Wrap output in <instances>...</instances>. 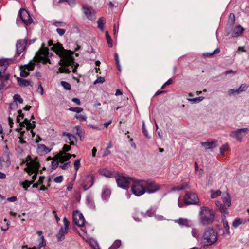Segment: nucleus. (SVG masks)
Wrapping results in <instances>:
<instances>
[{"instance_id": "c9c22d12", "label": "nucleus", "mask_w": 249, "mask_h": 249, "mask_svg": "<svg viewBox=\"0 0 249 249\" xmlns=\"http://www.w3.org/2000/svg\"><path fill=\"white\" fill-rule=\"evenodd\" d=\"M74 129L76 130V134L81 138L84 133V131L81 126L80 125H76L74 127Z\"/></svg>"}, {"instance_id": "c03bdc74", "label": "nucleus", "mask_w": 249, "mask_h": 249, "mask_svg": "<svg viewBox=\"0 0 249 249\" xmlns=\"http://www.w3.org/2000/svg\"><path fill=\"white\" fill-rule=\"evenodd\" d=\"M75 117L79 120L82 121H86L87 120V116L85 114H77L75 115Z\"/></svg>"}, {"instance_id": "4be33fe9", "label": "nucleus", "mask_w": 249, "mask_h": 249, "mask_svg": "<svg viewBox=\"0 0 249 249\" xmlns=\"http://www.w3.org/2000/svg\"><path fill=\"white\" fill-rule=\"evenodd\" d=\"M8 66V62L7 59L0 60V77H2V74L4 73Z\"/></svg>"}, {"instance_id": "a18cd8bd", "label": "nucleus", "mask_w": 249, "mask_h": 249, "mask_svg": "<svg viewBox=\"0 0 249 249\" xmlns=\"http://www.w3.org/2000/svg\"><path fill=\"white\" fill-rule=\"evenodd\" d=\"M220 50L219 48H216L213 52L211 53H207L204 54V55L206 57L211 56L212 55H214L215 54H217L219 53Z\"/></svg>"}, {"instance_id": "0e129e2a", "label": "nucleus", "mask_w": 249, "mask_h": 249, "mask_svg": "<svg viewBox=\"0 0 249 249\" xmlns=\"http://www.w3.org/2000/svg\"><path fill=\"white\" fill-rule=\"evenodd\" d=\"M53 24H54V25H55L56 27H58V26H64L66 25L65 22H61V21H56V22H55L53 23Z\"/></svg>"}, {"instance_id": "20e7f679", "label": "nucleus", "mask_w": 249, "mask_h": 249, "mask_svg": "<svg viewBox=\"0 0 249 249\" xmlns=\"http://www.w3.org/2000/svg\"><path fill=\"white\" fill-rule=\"evenodd\" d=\"M199 222L203 226H207L213 223L214 218L213 211L207 207H201L199 213Z\"/></svg>"}, {"instance_id": "2f4dec72", "label": "nucleus", "mask_w": 249, "mask_h": 249, "mask_svg": "<svg viewBox=\"0 0 249 249\" xmlns=\"http://www.w3.org/2000/svg\"><path fill=\"white\" fill-rule=\"evenodd\" d=\"M17 81L19 85L20 86L27 87L30 84V82L29 81L23 79L19 77L17 78Z\"/></svg>"}, {"instance_id": "774afa93", "label": "nucleus", "mask_w": 249, "mask_h": 249, "mask_svg": "<svg viewBox=\"0 0 249 249\" xmlns=\"http://www.w3.org/2000/svg\"><path fill=\"white\" fill-rule=\"evenodd\" d=\"M17 107H18L17 104L16 103H15V102L10 104L9 105V107L11 109H14L15 108H17Z\"/></svg>"}, {"instance_id": "393cba45", "label": "nucleus", "mask_w": 249, "mask_h": 249, "mask_svg": "<svg viewBox=\"0 0 249 249\" xmlns=\"http://www.w3.org/2000/svg\"><path fill=\"white\" fill-rule=\"evenodd\" d=\"M110 190L107 188H104L102 193V198L103 200H107L110 196Z\"/></svg>"}, {"instance_id": "bb28decb", "label": "nucleus", "mask_w": 249, "mask_h": 249, "mask_svg": "<svg viewBox=\"0 0 249 249\" xmlns=\"http://www.w3.org/2000/svg\"><path fill=\"white\" fill-rule=\"evenodd\" d=\"M20 133V136L19 137V143L20 144H24L26 142L24 140L25 139H27V137H26V133H28L27 132H26L25 131L20 130L19 131Z\"/></svg>"}, {"instance_id": "f3484780", "label": "nucleus", "mask_w": 249, "mask_h": 249, "mask_svg": "<svg viewBox=\"0 0 249 249\" xmlns=\"http://www.w3.org/2000/svg\"><path fill=\"white\" fill-rule=\"evenodd\" d=\"M217 141L213 140L211 141L201 142V145L205 149H211L215 148L217 146Z\"/></svg>"}, {"instance_id": "a878e982", "label": "nucleus", "mask_w": 249, "mask_h": 249, "mask_svg": "<svg viewBox=\"0 0 249 249\" xmlns=\"http://www.w3.org/2000/svg\"><path fill=\"white\" fill-rule=\"evenodd\" d=\"M155 211L152 209H150L148 210L146 213H138V215H140L141 217H146L147 216L148 217H152L154 215L155 216Z\"/></svg>"}, {"instance_id": "4c0bfd02", "label": "nucleus", "mask_w": 249, "mask_h": 249, "mask_svg": "<svg viewBox=\"0 0 249 249\" xmlns=\"http://www.w3.org/2000/svg\"><path fill=\"white\" fill-rule=\"evenodd\" d=\"M142 123V131L143 133L144 134V136H145V137H146L148 139H150V137L148 135V131L145 127L144 121L143 120Z\"/></svg>"}, {"instance_id": "473e14b6", "label": "nucleus", "mask_w": 249, "mask_h": 249, "mask_svg": "<svg viewBox=\"0 0 249 249\" xmlns=\"http://www.w3.org/2000/svg\"><path fill=\"white\" fill-rule=\"evenodd\" d=\"M204 97L200 96L194 98H187V100L192 103H199L204 99Z\"/></svg>"}, {"instance_id": "dca6fc26", "label": "nucleus", "mask_w": 249, "mask_h": 249, "mask_svg": "<svg viewBox=\"0 0 249 249\" xmlns=\"http://www.w3.org/2000/svg\"><path fill=\"white\" fill-rule=\"evenodd\" d=\"M54 158L57 160H58L60 162L63 163L64 161L69 160L71 158V154H67L63 151H60L54 157Z\"/></svg>"}, {"instance_id": "f8f14e48", "label": "nucleus", "mask_w": 249, "mask_h": 249, "mask_svg": "<svg viewBox=\"0 0 249 249\" xmlns=\"http://www.w3.org/2000/svg\"><path fill=\"white\" fill-rule=\"evenodd\" d=\"M19 15L21 20L25 25L31 24L33 20L28 11L25 9H21L19 10Z\"/></svg>"}, {"instance_id": "b1692460", "label": "nucleus", "mask_w": 249, "mask_h": 249, "mask_svg": "<svg viewBox=\"0 0 249 249\" xmlns=\"http://www.w3.org/2000/svg\"><path fill=\"white\" fill-rule=\"evenodd\" d=\"M63 135L66 136L68 137L70 141V143L71 145H74L77 142V139L73 135L68 132H63Z\"/></svg>"}, {"instance_id": "338daca9", "label": "nucleus", "mask_w": 249, "mask_h": 249, "mask_svg": "<svg viewBox=\"0 0 249 249\" xmlns=\"http://www.w3.org/2000/svg\"><path fill=\"white\" fill-rule=\"evenodd\" d=\"M7 200L9 202H15L17 200V198L16 196H12L7 198Z\"/></svg>"}, {"instance_id": "49530a36", "label": "nucleus", "mask_w": 249, "mask_h": 249, "mask_svg": "<svg viewBox=\"0 0 249 249\" xmlns=\"http://www.w3.org/2000/svg\"><path fill=\"white\" fill-rule=\"evenodd\" d=\"M35 67V64L34 63H30L29 64L25 66V69L27 70L28 71H32Z\"/></svg>"}, {"instance_id": "6e6d98bb", "label": "nucleus", "mask_w": 249, "mask_h": 249, "mask_svg": "<svg viewBox=\"0 0 249 249\" xmlns=\"http://www.w3.org/2000/svg\"><path fill=\"white\" fill-rule=\"evenodd\" d=\"M61 2H67L71 6H73L75 4L74 0H60Z\"/></svg>"}, {"instance_id": "603ef678", "label": "nucleus", "mask_w": 249, "mask_h": 249, "mask_svg": "<svg viewBox=\"0 0 249 249\" xmlns=\"http://www.w3.org/2000/svg\"><path fill=\"white\" fill-rule=\"evenodd\" d=\"M71 166V163L70 162H65V163L62 164V165H60V167L63 169V170H66V169H68Z\"/></svg>"}, {"instance_id": "f257e3e1", "label": "nucleus", "mask_w": 249, "mask_h": 249, "mask_svg": "<svg viewBox=\"0 0 249 249\" xmlns=\"http://www.w3.org/2000/svg\"><path fill=\"white\" fill-rule=\"evenodd\" d=\"M49 46H53L52 48V49L60 57L59 64L62 67L59 68V71L57 72V73L60 72L69 73L71 71L68 68L63 67L74 65V58L72 56L73 53L70 50L68 51L65 50L62 45L60 43H57L53 45L51 41H49ZM78 66V64H76V66L74 67L72 66V71L73 72H76V68H77Z\"/></svg>"}, {"instance_id": "423d86ee", "label": "nucleus", "mask_w": 249, "mask_h": 249, "mask_svg": "<svg viewBox=\"0 0 249 249\" xmlns=\"http://www.w3.org/2000/svg\"><path fill=\"white\" fill-rule=\"evenodd\" d=\"M28 158L29 160H27V167L24 168V170L29 175L35 173L32 176L33 181H34L36 179V174L39 167V163L37 158L32 159L30 157H28Z\"/></svg>"}, {"instance_id": "9d476101", "label": "nucleus", "mask_w": 249, "mask_h": 249, "mask_svg": "<svg viewBox=\"0 0 249 249\" xmlns=\"http://www.w3.org/2000/svg\"><path fill=\"white\" fill-rule=\"evenodd\" d=\"M249 132L247 128L238 129L236 130L232 131L230 134V136L235 138L238 141H242L243 137H244Z\"/></svg>"}, {"instance_id": "e433bc0d", "label": "nucleus", "mask_w": 249, "mask_h": 249, "mask_svg": "<svg viewBox=\"0 0 249 249\" xmlns=\"http://www.w3.org/2000/svg\"><path fill=\"white\" fill-rule=\"evenodd\" d=\"M89 243L91 246L94 249H100L98 244L97 241L94 240L93 239H91L89 240Z\"/></svg>"}, {"instance_id": "8fccbe9b", "label": "nucleus", "mask_w": 249, "mask_h": 249, "mask_svg": "<svg viewBox=\"0 0 249 249\" xmlns=\"http://www.w3.org/2000/svg\"><path fill=\"white\" fill-rule=\"evenodd\" d=\"M248 88V86L246 84H242L238 88H237L239 93L246 90Z\"/></svg>"}, {"instance_id": "f704fd0d", "label": "nucleus", "mask_w": 249, "mask_h": 249, "mask_svg": "<svg viewBox=\"0 0 249 249\" xmlns=\"http://www.w3.org/2000/svg\"><path fill=\"white\" fill-rule=\"evenodd\" d=\"M240 94L237 88L231 89L228 91V94L229 96L235 95Z\"/></svg>"}, {"instance_id": "de8ad7c7", "label": "nucleus", "mask_w": 249, "mask_h": 249, "mask_svg": "<svg viewBox=\"0 0 249 249\" xmlns=\"http://www.w3.org/2000/svg\"><path fill=\"white\" fill-rule=\"evenodd\" d=\"M59 162V161L58 160H57L54 158V160H53L52 162V168L53 169H56L58 166Z\"/></svg>"}, {"instance_id": "72a5a7b5", "label": "nucleus", "mask_w": 249, "mask_h": 249, "mask_svg": "<svg viewBox=\"0 0 249 249\" xmlns=\"http://www.w3.org/2000/svg\"><path fill=\"white\" fill-rule=\"evenodd\" d=\"M121 245V241L120 240H116L109 249H117Z\"/></svg>"}, {"instance_id": "a211bd4d", "label": "nucleus", "mask_w": 249, "mask_h": 249, "mask_svg": "<svg viewBox=\"0 0 249 249\" xmlns=\"http://www.w3.org/2000/svg\"><path fill=\"white\" fill-rule=\"evenodd\" d=\"M86 179L88 180V182L87 183L83 182L82 185L84 190H88L92 186L93 183V176L90 174H88L86 176Z\"/></svg>"}, {"instance_id": "5fc2aeb1", "label": "nucleus", "mask_w": 249, "mask_h": 249, "mask_svg": "<svg viewBox=\"0 0 249 249\" xmlns=\"http://www.w3.org/2000/svg\"><path fill=\"white\" fill-rule=\"evenodd\" d=\"M105 82V79L104 77H99L94 82V84H97L98 83L102 84Z\"/></svg>"}, {"instance_id": "3c124183", "label": "nucleus", "mask_w": 249, "mask_h": 249, "mask_svg": "<svg viewBox=\"0 0 249 249\" xmlns=\"http://www.w3.org/2000/svg\"><path fill=\"white\" fill-rule=\"evenodd\" d=\"M80 166V159H77L74 162V167L77 171Z\"/></svg>"}, {"instance_id": "e2e57ef3", "label": "nucleus", "mask_w": 249, "mask_h": 249, "mask_svg": "<svg viewBox=\"0 0 249 249\" xmlns=\"http://www.w3.org/2000/svg\"><path fill=\"white\" fill-rule=\"evenodd\" d=\"M183 189H184V186L182 185H181V186H174L172 188V190L173 191H179V190H181Z\"/></svg>"}, {"instance_id": "4468645a", "label": "nucleus", "mask_w": 249, "mask_h": 249, "mask_svg": "<svg viewBox=\"0 0 249 249\" xmlns=\"http://www.w3.org/2000/svg\"><path fill=\"white\" fill-rule=\"evenodd\" d=\"M184 201L187 204H196L199 202V199L195 193H187L184 196Z\"/></svg>"}, {"instance_id": "c85d7f7f", "label": "nucleus", "mask_w": 249, "mask_h": 249, "mask_svg": "<svg viewBox=\"0 0 249 249\" xmlns=\"http://www.w3.org/2000/svg\"><path fill=\"white\" fill-rule=\"evenodd\" d=\"M106 22L105 18L101 17L97 21L98 27L101 30L103 31L104 29V24Z\"/></svg>"}, {"instance_id": "5701e85b", "label": "nucleus", "mask_w": 249, "mask_h": 249, "mask_svg": "<svg viewBox=\"0 0 249 249\" xmlns=\"http://www.w3.org/2000/svg\"><path fill=\"white\" fill-rule=\"evenodd\" d=\"M42 231H37L36 233L38 236H41L39 239L38 240V242L39 243V246L37 247H34L33 249H40V248L42 247H44L46 245V243L44 241V237L41 236L42 234Z\"/></svg>"}, {"instance_id": "13d9d810", "label": "nucleus", "mask_w": 249, "mask_h": 249, "mask_svg": "<svg viewBox=\"0 0 249 249\" xmlns=\"http://www.w3.org/2000/svg\"><path fill=\"white\" fill-rule=\"evenodd\" d=\"M229 21H230L232 23H233L235 20V17L234 14L231 13L229 17Z\"/></svg>"}, {"instance_id": "f03ea898", "label": "nucleus", "mask_w": 249, "mask_h": 249, "mask_svg": "<svg viewBox=\"0 0 249 249\" xmlns=\"http://www.w3.org/2000/svg\"><path fill=\"white\" fill-rule=\"evenodd\" d=\"M131 191L137 196H140L145 193L153 194L160 189L159 184L151 179H135L133 178Z\"/></svg>"}, {"instance_id": "1a4fd4ad", "label": "nucleus", "mask_w": 249, "mask_h": 249, "mask_svg": "<svg viewBox=\"0 0 249 249\" xmlns=\"http://www.w3.org/2000/svg\"><path fill=\"white\" fill-rule=\"evenodd\" d=\"M116 180L119 187L127 190L128 189L130 184H131L133 178L123 175H118L116 177Z\"/></svg>"}, {"instance_id": "7ed1b4c3", "label": "nucleus", "mask_w": 249, "mask_h": 249, "mask_svg": "<svg viewBox=\"0 0 249 249\" xmlns=\"http://www.w3.org/2000/svg\"><path fill=\"white\" fill-rule=\"evenodd\" d=\"M18 115L17 118V122L19 124L20 128H16V130L17 131H19L22 129V127H24L26 125V130L28 133L29 137H30L31 136V137L33 138L35 135V133L33 131V129H34L36 126L35 122L33 121L31 122L30 120L26 118L22 122L21 121L24 118L23 114L22 113V110H18Z\"/></svg>"}, {"instance_id": "37998d69", "label": "nucleus", "mask_w": 249, "mask_h": 249, "mask_svg": "<svg viewBox=\"0 0 249 249\" xmlns=\"http://www.w3.org/2000/svg\"><path fill=\"white\" fill-rule=\"evenodd\" d=\"M9 78V75H7L5 77L3 75H2V77H0V90L2 89L4 87L3 79H4L5 80H8Z\"/></svg>"}, {"instance_id": "7c9ffc66", "label": "nucleus", "mask_w": 249, "mask_h": 249, "mask_svg": "<svg viewBox=\"0 0 249 249\" xmlns=\"http://www.w3.org/2000/svg\"><path fill=\"white\" fill-rule=\"evenodd\" d=\"M211 193V198L212 199H214L219 196L221 195V191L219 190L215 191L213 190H211L210 191Z\"/></svg>"}, {"instance_id": "6ab92c4d", "label": "nucleus", "mask_w": 249, "mask_h": 249, "mask_svg": "<svg viewBox=\"0 0 249 249\" xmlns=\"http://www.w3.org/2000/svg\"><path fill=\"white\" fill-rule=\"evenodd\" d=\"M174 222L181 226L190 227L192 225V221L186 218H180L178 219L175 220Z\"/></svg>"}, {"instance_id": "cd10ccee", "label": "nucleus", "mask_w": 249, "mask_h": 249, "mask_svg": "<svg viewBox=\"0 0 249 249\" xmlns=\"http://www.w3.org/2000/svg\"><path fill=\"white\" fill-rule=\"evenodd\" d=\"M100 173L103 176L108 178H111L113 177V174L110 171L105 169H101L100 171Z\"/></svg>"}, {"instance_id": "ddd939ff", "label": "nucleus", "mask_w": 249, "mask_h": 249, "mask_svg": "<svg viewBox=\"0 0 249 249\" xmlns=\"http://www.w3.org/2000/svg\"><path fill=\"white\" fill-rule=\"evenodd\" d=\"M73 221L79 227H83L85 222L82 214L78 210H74L73 212Z\"/></svg>"}, {"instance_id": "864d4df0", "label": "nucleus", "mask_w": 249, "mask_h": 249, "mask_svg": "<svg viewBox=\"0 0 249 249\" xmlns=\"http://www.w3.org/2000/svg\"><path fill=\"white\" fill-rule=\"evenodd\" d=\"M63 180V177L62 176H59L55 177L54 179V181L57 183H60Z\"/></svg>"}, {"instance_id": "39448f33", "label": "nucleus", "mask_w": 249, "mask_h": 249, "mask_svg": "<svg viewBox=\"0 0 249 249\" xmlns=\"http://www.w3.org/2000/svg\"><path fill=\"white\" fill-rule=\"evenodd\" d=\"M218 239L217 233L213 229H208L204 232L200 243L203 246H210L214 244Z\"/></svg>"}, {"instance_id": "4d7b16f0", "label": "nucleus", "mask_w": 249, "mask_h": 249, "mask_svg": "<svg viewBox=\"0 0 249 249\" xmlns=\"http://www.w3.org/2000/svg\"><path fill=\"white\" fill-rule=\"evenodd\" d=\"M37 92L38 93H40L41 95L43 94L44 89H43V87H42L41 83L40 82H38V89H37Z\"/></svg>"}, {"instance_id": "69168bd1", "label": "nucleus", "mask_w": 249, "mask_h": 249, "mask_svg": "<svg viewBox=\"0 0 249 249\" xmlns=\"http://www.w3.org/2000/svg\"><path fill=\"white\" fill-rule=\"evenodd\" d=\"M56 31L57 33L61 36L63 35L65 33V30L61 28H57L56 29Z\"/></svg>"}, {"instance_id": "680f3d73", "label": "nucleus", "mask_w": 249, "mask_h": 249, "mask_svg": "<svg viewBox=\"0 0 249 249\" xmlns=\"http://www.w3.org/2000/svg\"><path fill=\"white\" fill-rule=\"evenodd\" d=\"M155 219L158 221H163L165 220V218L162 215L159 214H155Z\"/></svg>"}, {"instance_id": "c756f323", "label": "nucleus", "mask_w": 249, "mask_h": 249, "mask_svg": "<svg viewBox=\"0 0 249 249\" xmlns=\"http://www.w3.org/2000/svg\"><path fill=\"white\" fill-rule=\"evenodd\" d=\"M246 222L245 220L239 218H236L232 223V226L235 228H237L239 225L243 224Z\"/></svg>"}, {"instance_id": "2eb2a0df", "label": "nucleus", "mask_w": 249, "mask_h": 249, "mask_svg": "<svg viewBox=\"0 0 249 249\" xmlns=\"http://www.w3.org/2000/svg\"><path fill=\"white\" fill-rule=\"evenodd\" d=\"M27 43V39L19 40L17 41L16 43V50L17 53L18 54H20L25 49Z\"/></svg>"}, {"instance_id": "052dcab7", "label": "nucleus", "mask_w": 249, "mask_h": 249, "mask_svg": "<svg viewBox=\"0 0 249 249\" xmlns=\"http://www.w3.org/2000/svg\"><path fill=\"white\" fill-rule=\"evenodd\" d=\"M29 72L28 71H26V70L24 69V70L21 71L20 72V76L22 77H26L28 76Z\"/></svg>"}, {"instance_id": "a19ab883", "label": "nucleus", "mask_w": 249, "mask_h": 249, "mask_svg": "<svg viewBox=\"0 0 249 249\" xmlns=\"http://www.w3.org/2000/svg\"><path fill=\"white\" fill-rule=\"evenodd\" d=\"M69 110L72 112H76L77 113H79L82 112L83 110V109L81 107H70L68 109Z\"/></svg>"}, {"instance_id": "79ce46f5", "label": "nucleus", "mask_w": 249, "mask_h": 249, "mask_svg": "<svg viewBox=\"0 0 249 249\" xmlns=\"http://www.w3.org/2000/svg\"><path fill=\"white\" fill-rule=\"evenodd\" d=\"M61 86L66 90H70L71 89V85L65 81H62L61 82Z\"/></svg>"}, {"instance_id": "bf43d9fd", "label": "nucleus", "mask_w": 249, "mask_h": 249, "mask_svg": "<svg viewBox=\"0 0 249 249\" xmlns=\"http://www.w3.org/2000/svg\"><path fill=\"white\" fill-rule=\"evenodd\" d=\"M192 235L194 237H195L196 238H198V232H197V231L196 230V229H192Z\"/></svg>"}, {"instance_id": "6e6552de", "label": "nucleus", "mask_w": 249, "mask_h": 249, "mask_svg": "<svg viewBox=\"0 0 249 249\" xmlns=\"http://www.w3.org/2000/svg\"><path fill=\"white\" fill-rule=\"evenodd\" d=\"M49 49L47 47L44 46V43L42 44L41 48L36 53L35 59L38 62H42L45 64L47 62L51 64V62L48 58Z\"/></svg>"}, {"instance_id": "58836bf2", "label": "nucleus", "mask_w": 249, "mask_h": 249, "mask_svg": "<svg viewBox=\"0 0 249 249\" xmlns=\"http://www.w3.org/2000/svg\"><path fill=\"white\" fill-rule=\"evenodd\" d=\"M38 148L45 153H48L50 151V150L44 144H39Z\"/></svg>"}, {"instance_id": "ea45409f", "label": "nucleus", "mask_w": 249, "mask_h": 249, "mask_svg": "<svg viewBox=\"0 0 249 249\" xmlns=\"http://www.w3.org/2000/svg\"><path fill=\"white\" fill-rule=\"evenodd\" d=\"M14 102L17 103V102L19 103H22L23 100L19 94H15L13 96Z\"/></svg>"}, {"instance_id": "9b49d317", "label": "nucleus", "mask_w": 249, "mask_h": 249, "mask_svg": "<svg viewBox=\"0 0 249 249\" xmlns=\"http://www.w3.org/2000/svg\"><path fill=\"white\" fill-rule=\"evenodd\" d=\"M63 223L64 227H61L56 235L59 241L64 239V236L68 233L69 229L70 222L66 217L63 218Z\"/></svg>"}, {"instance_id": "09e8293b", "label": "nucleus", "mask_w": 249, "mask_h": 249, "mask_svg": "<svg viewBox=\"0 0 249 249\" xmlns=\"http://www.w3.org/2000/svg\"><path fill=\"white\" fill-rule=\"evenodd\" d=\"M105 35H106V39L107 40L108 46L110 47H112V42L111 41V38H110V36L109 35L108 32L107 31H106V33H105Z\"/></svg>"}, {"instance_id": "aec40b11", "label": "nucleus", "mask_w": 249, "mask_h": 249, "mask_svg": "<svg viewBox=\"0 0 249 249\" xmlns=\"http://www.w3.org/2000/svg\"><path fill=\"white\" fill-rule=\"evenodd\" d=\"M83 12L87 18L90 20H94L95 19L94 12L91 11L88 7L83 6L82 7Z\"/></svg>"}, {"instance_id": "412c9836", "label": "nucleus", "mask_w": 249, "mask_h": 249, "mask_svg": "<svg viewBox=\"0 0 249 249\" xmlns=\"http://www.w3.org/2000/svg\"><path fill=\"white\" fill-rule=\"evenodd\" d=\"M244 31V29L241 25H237L233 30L232 37L235 38L240 36Z\"/></svg>"}, {"instance_id": "0eeeda50", "label": "nucleus", "mask_w": 249, "mask_h": 249, "mask_svg": "<svg viewBox=\"0 0 249 249\" xmlns=\"http://www.w3.org/2000/svg\"><path fill=\"white\" fill-rule=\"evenodd\" d=\"M222 199L223 204L219 201H216V205L223 214L227 215L229 213L227 207H229L231 204L230 195L229 194H223L222 196Z\"/></svg>"}]
</instances>
